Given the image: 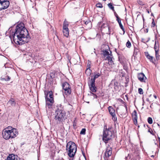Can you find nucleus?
<instances>
[{"label": "nucleus", "instance_id": "1", "mask_svg": "<svg viewBox=\"0 0 160 160\" xmlns=\"http://www.w3.org/2000/svg\"><path fill=\"white\" fill-rule=\"evenodd\" d=\"M10 37L11 39L13 38V41L16 44L19 45L27 43L30 39L28 31L22 22L18 24L15 32H12V35L10 34Z\"/></svg>", "mask_w": 160, "mask_h": 160}, {"label": "nucleus", "instance_id": "2", "mask_svg": "<svg viewBox=\"0 0 160 160\" xmlns=\"http://www.w3.org/2000/svg\"><path fill=\"white\" fill-rule=\"evenodd\" d=\"M18 134L17 130L12 127H8L4 129L2 131L3 138L6 140L14 138Z\"/></svg>", "mask_w": 160, "mask_h": 160}, {"label": "nucleus", "instance_id": "3", "mask_svg": "<svg viewBox=\"0 0 160 160\" xmlns=\"http://www.w3.org/2000/svg\"><path fill=\"white\" fill-rule=\"evenodd\" d=\"M114 136L112 127L111 126L107 127L105 125L104 126L102 140L106 143L111 140Z\"/></svg>", "mask_w": 160, "mask_h": 160}, {"label": "nucleus", "instance_id": "4", "mask_svg": "<svg viewBox=\"0 0 160 160\" xmlns=\"http://www.w3.org/2000/svg\"><path fill=\"white\" fill-rule=\"evenodd\" d=\"M55 113L56 114L54 119L57 124L62 123L67 118L65 112L62 110L61 106L57 107Z\"/></svg>", "mask_w": 160, "mask_h": 160}, {"label": "nucleus", "instance_id": "5", "mask_svg": "<svg viewBox=\"0 0 160 160\" xmlns=\"http://www.w3.org/2000/svg\"><path fill=\"white\" fill-rule=\"evenodd\" d=\"M66 150L69 156L73 157L77 151V146L74 142H69L67 144Z\"/></svg>", "mask_w": 160, "mask_h": 160}, {"label": "nucleus", "instance_id": "6", "mask_svg": "<svg viewBox=\"0 0 160 160\" xmlns=\"http://www.w3.org/2000/svg\"><path fill=\"white\" fill-rule=\"evenodd\" d=\"M45 95L46 107H48V108H50L54 102L53 92L52 91H50L48 92H45Z\"/></svg>", "mask_w": 160, "mask_h": 160}, {"label": "nucleus", "instance_id": "7", "mask_svg": "<svg viewBox=\"0 0 160 160\" xmlns=\"http://www.w3.org/2000/svg\"><path fill=\"white\" fill-rule=\"evenodd\" d=\"M102 54L103 55V58L105 60H108L110 62H113L112 61V55L111 53L109 54L108 50H103L102 51Z\"/></svg>", "mask_w": 160, "mask_h": 160}, {"label": "nucleus", "instance_id": "8", "mask_svg": "<svg viewBox=\"0 0 160 160\" xmlns=\"http://www.w3.org/2000/svg\"><path fill=\"white\" fill-rule=\"evenodd\" d=\"M62 87L64 90L65 94L67 95H69L71 94V87L68 83L66 82L63 83L62 85Z\"/></svg>", "mask_w": 160, "mask_h": 160}, {"label": "nucleus", "instance_id": "9", "mask_svg": "<svg viewBox=\"0 0 160 160\" xmlns=\"http://www.w3.org/2000/svg\"><path fill=\"white\" fill-rule=\"evenodd\" d=\"M68 22L65 21L63 23V32L64 35L68 37L69 35V29L68 28Z\"/></svg>", "mask_w": 160, "mask_h": 160}, {"label": "nucleus", "instance_id": "10", "mask_svg": "<svg viewBox=\"0 0 160 160\" xmlns=\"http://www.w3.org/2000/svg\"><path fill=\"white\" fill-rule=\"evenodd\" d=\"M10 4V2L8 0H5L4 1H3L0 4V6H2V8H0V11H2V10H4L8 8Z\"/></svg>", "mask_w": 160, "mask_h": 160}, {"label": "nucleus", "instance_id": "11", "mask_svg": "<svg viewBox=\"0 0 160 160\" xmlns=\"http://www.w3.org/2000/svg\"><path fill=\"white\" fill-rule=\"evenodd\" d=\"M112 154V149L110 147H107L104 153V158L105 160L107 159Z\"/></svg>", "mask_w": 160, "mask_h": 160}, {"label": "nucleus", "instance_id": "12", "mask_svg": "<svg viewBox=\"0 0 160 160\" xmlns=\"http://www.w3.org/2000/svg\"><path fill=\"white\" fill-rule=\"evenodd\" d=\"M132 120L134 124L137 125H138V114L136 110H134L132 114Z\"/></svg>", "mask_w": 160, "mask_h": 160}, {"label": "nucleus", "instance_id": "13", "mask_svg": "<svg viewBox=\"0 0 160 160\" xmlns=\"http://www.w3.org/2000/svg\"><path fill=\"white\" fill-rule=\"evenodd\" d=\"M138 80L141 82H146L145 80L147 78L143 73L141 72L139 73L138 75Z\"/></svg>", "mask_w": 160, "mask_h": 160}, {"label": "nucleus", "instance_id": "14", "mask_svg": "<svg viewBox=\"0 0 160 160\" xmlns=\"http://www.w3.org/2000/svg\"><path fill=\"white\" fill-rule=\"evenodd\" d=\"M89 87L91 91L93 92H96L97 91V88H96L95 82H90V83L89 85Z\"/></svg>", "mask_w": 160, "mask_h": 160}, {"label": "nucleus", "instance_id": "15", "mask_svg": "<svg viewBox=\"0 0 160 160\" xmlns=\"http://www.w3.org/2000/svg\"><path fill=\"white\" fill-rule=\"evenodd\" d=\"M18 156L15 155L13 154H9V156L7 157V159L5 160H17L18 159L17 158Z\"/></svg>", "mask_w": 160, "mask_h": 160}, {"label": "nucleus", "instance_id": "16", "mask_svg": "<svg viewBox=\"0 0 160 160\" xmlns=\"http://www.w3.org/2000/svg\"><path fill=\"white\" fill-rule=\"evenodd\" d=\"M145 54L147 58H148L150 61L152 63H154V62L153 60V57L151 56L148 53V52H145Z\"/></svg>", "mask_w": 160, "mask_h": 160}, {"label": "nucleus", "instance_id": "17", "mask_svg": "<svg viewBox=\"0 0 160 160\" xmlns=\"http://www.w3.org/2000/svg\"><path fill=\"white\" fill-rule=\"evenodd\" d=\"M8 103L12 106H15L16 102L15 99L13 98H11L8 102Z\"/></svg>", "mask_w": 160, "mask_h": 160}, {"label": "nucleus", "instance_id": "18", "mask_svg": "<svg viewBox=\"0 0 160 160\" xmlns=\"http://www.w3.org/2000/svg\"><path fill=\"white\" fill-rule=\"evenodd\" d=\"M105 28H106L107 29H108V32H109V33H110V27L109 26L108 24L107 23H103V24L101 26V29H103Z\"/></svg>", "mask_w": 160, "mask_h": 160}, {"label": "nucleus", "instance_id": "19", "mask_svg": "<svg viewBox=\"0 0 160 160\" xmlns=\"http://www.w3.org/2000/svg\"><path fill=\"white\" fill-rule=\"evenodd\" d=\"M108 110L109 113L111 115L114 114L115 113V110L112 106H109L108 107Z\"/></svg>", "mask_w": 160, "mask_h": 160}, {"label": "nucleus", "instance_id": "20", "mask_svg": "<svg viewBox=\"0 0 160 160\" xmlns=\"http://www.w3.org/2000/svg\"><path fill=\"white\" fill-rule=\"evenodd\" d=\"M100 75H101V74L99 73H98L97 74H95L94 75L93 78H92L91 79V82H95V79L96 78H98L99 77H100Z\"/></svg>", "mask_w": 160, "mask_h": 160}, {"label": "nucleus", "instance_id": "21", "mask_svg": "<svg viewBox=\"0 0 160 160\" xmlns=\"http://www.w3.org/2000/svg\"><path fill=\"white\" fill-rule=\"evenodd\" d=\"M139 51L140 50L139 49V48L138 47H134L133 55L134 56H136L138 54L139 52Z\"/></svg>", "mask_w": 160, "mask_h": 160}, {"label": "nucleus", "instance_id": "22", "mask_svg": "<svg viewBox=\"0 0 160 160\" xmlns=\"http://www.w3.org/2000/svg\"><path fill=\"white\" fill-rule=\"evenodd\" d=\"M10 77L8 75L6 76H5V77H1V80H4L6 81H9L10 80Z\"/></svg>", "mask_w": 160, "mask_h": 160}, {"label": "nucleus", "instance_id": "23", "mask_svg": "<svg viewBox=\"0 0 160 160\" xmlns=\"http://www.w3.org/2000/svg\"><path fill=\"white\" fill-rule=\"evenodd\" d=\"M154 49L155 51V52L159 51V46L158 44H156V41L155 42L154 46Z\"/></svg>", "mask_w": 160, "mask_h": 160}, {"label": "nucleus", "instance_id": "24", "mask_svg": "<svg viewBox=\"0 0 160 160\" xmlns=\"http://www.w3.org/2000/svg\"><path fill=\"white\" fill-rule=\"evenodd\" d=\"M85 73L87 75H90L91 73L90 68H87Z\"/></svg>", "mask_w": 160, "mask_h": 160}, {"label": "nucleus", "instance_id": "25", "mask_svg": "<svg viewBox=\"0 0 160 160\" xmlns=\"http://www.w3.org/2000/svg\"><path fill=\"white\" fill-rule=\"evenodd\" d=\"M155 56L157 60H159L160 56L159 55V51L155 52Z\"/></svg>", "mask_w": 160, "mask_h": 160}, {"label": "nucleus", "instance_id": "26", "mask_svg": "<svg viewBox=\"0 0 160 160\" xmlns=\"http://www.w3.org/2000/svg\"><path fill=\"white\" fill-rule=\"evenodd\" d=\"M112 117V119L114 121H116L117 120V118L115 114L111 115Z\"/></svg>", "mask_w": 160, "mask_h": 160}, {"label": "nucleus", "instance_id": "27", "mask_svg": "<svg viewBox=\"0 0 160 160\" xmlns=\"http://www.w3.org/2000/svg\"><path fill=\"white\" fill-rule=\"evenodd\" d=\"M108 6L109 8L112 9L113 11H114V7L112 6V4L111 3H109Z\"/></svg>", "mask_w": 160, "mask_h": 160}, {"label": "nucleus", "instance_id": "28", "mask_svg": "<svg viewBox=\"0 0 160 160\" xmlns=\"http://www.w3.org/2000/svg\"><path fill=\"white\" fill-rule=\"evenodd\" d=\"M148 123L150 124H152V119L151 117H149L148 119Z\"/></svg>", "mask_w": 160, "mask_h": 160}, {"label": "nucleus", "instance_id": "29", "mask_svg": "<svg viewBox=\"0 0 160 160\" xmlns=\"http://www.w3.org/2000/svg\"><path fill=\"white\" fill-rule=\"evenodd\" d=\"M131 45L130 42L129 40H128L126 44V46L128 48H130L131 47Z\"/></svg>", "mask_w": 160, "mask_h": 160}, {"label": "nucleus", "instance_id": "30", "mask_svg": "<svg viewBox=\"0 0 160 160\" xmlns=\"http://www.w3.org/2000/svg\"><path fill=\"white\" fill-rule=\"evenodd\" d=\"M86 129L85 128H83L82 129L80 132V134H81L84 135L85 134Z\"/></svg>", "mask_w": 160, "mask_h": 160}, {"label": "nucleus", "instance_id": "31", "mask_svg": "<svg viewBox=\"0 0 160 160\" xmlns=\"http://www.w3.org/2000/svg\"><path fill=\"white\" fill-rule=\"evenodd\" d=\"M119 26L120 28L122 29V30L124 32V33L125 32V29L123 27V26L122 25V24L121 23V22L120 23H119Z\"/></svg>", "mask_w": 160, "mask_h": 160}, {"label": "nucleus", "instance_id": "32", "mask_svg": "<svg viewBox=\"0 0 160 160\" xmlns=\"http://www.w3.org/2000/svg\"><path fill=\"white\" fill-rule=\"evenodd\" d=\"M138 93L140 94H142L143 93V90L141 88H139L138 90Z\"/></svg>", "mask_w": 160, "mask_h": 160}, {"label": "nucleus", "instance_id": "33", "mask_svg": "<svg viewBox=\"0 0 160 160\" xmlns=\"http://www.w3.org/2000/svg\"><path fill=\"white\" fill-rule=\"evenodd\" d=\"M96 6L98 8H102V5L100 3H98L96 4Z\"/></svg>", "mask_w": 160, "mask_h": 160}, {"label": "nucleus", "instance_id": "34", "mask_svg": "<svg viewBox=\"0 0 160 160\" xmlns=\"http://www.w3.org/2000/svg\"><path fill=\"white\" fill-rule=\"evenodd\" d=\"M155 26V24L153 19L152 20V27H154Z\"/></svg>", "mask_w": 160, "mask_h": 160}, {"label": "nucleus", "instance_id": "35", "mask_svg": "<svg viewBox=\"0 0 160 160\" xmlns=\"http://www.w3.org/2000/svg\"><path fill=\"white\" fill-rule=\"evenodd\" d=\"M134 153L135 154H138V156L139 155L138 154L139 153V151L138 150V149L137 148L136 150V151L134 152Z\"/></svg>", "mask_w": 160, "mask_h": 160}, {"label": "nucleus", "instance_id": "36", "mask_svg": "<svg viewBox=\"0 0 160 160\" xmlns=\"http://www.w3.org/2000/svg\"><path fill=\"white\" fill-rule=\"evenodd\" d=\"M84 23L85 24V25H87L88 24H91V22L90 21H86V22H84Z\"/></svg>", "mask_w": 160, "mask_h": 160}, {"label": "nucleus", "instance_id": "37", "mask_svg": "<svg viewBox=\"0 0 160 160\" xmlns=\"http://www.w3.org/2000/svg\"><path fill=\"white\" fill-rule=\"evenodd\" d=\"M91 94H92L91 95H93L94 98H98V96L96 94L92 93H91Z\"/></svg>", "mask_w": 160, "mask_h": 160}, {"label": "nucleus", "instance_id": "38", "mask_svg": "<svg viewBox=\"0 0 160 160\" xmlns=\"http://www.w3.org/2000/svg\"><path fill=\"white\" fill-rule=\"evenodd\" d=\"M116 18H117L116 20L118 21V23L119 24V23H121V20H120V18H119V17H117Z\"/></svg>", "mask_w": 160, "mask_h": 160}, {"label": "nucleus", "instance_id": "39", "mask_svg": "<svg viewBox=\"0 0 160 160\" xmlns=\"http://www.w3.org/2000/svg\"><path fill=\"white\" fill-rule=\"evenodd\" d=\"M114 12V14L115 16L116 17V18L117 17H119L118 15L117 14V13L115 12V11L114 10V11H113Z\"/></svg>", "mask_w": 160, "mask_h": 160}, {"label": "nucleus", "instance_id": "40", "mask_svg": "<svg viewBox=\"0 0 160 160\" xmlns=\"http://www.w3.org/2000/svg\"><path fill=\"white\" fill-rule=\"evenodd\" d=\"M87 67V68H90V64L88 63Z\"/></svg>", "mask_w": 160, "mask_h": 160}, {"label": "nucleus", "instance_id": "41", "mask_svg": "<svg viewBox=\"0 0 160 160\" xmlns=\"http://www.w3.org/2000/svg\"><path fill=\"white\" fill-rule=\"evenodd\" d=\"M12 27H10L9 29H8V31H10V33H11V31L12 30Z\"/></svg>", "mask_w": 160, "mask_h": 160}, {"label": "nucleus", "instance_id": "42", "mask_svg": "<svg viewBox=\"0 0 160 160\" xmlns=\"http://www.w3.org/2000/svg\"><path fill=\"white\" fill-rule=\"evenodd\" d=\"M125 108L126 109V112H127L128 108H127V106L125 105Z\"/></svg>", "mask_w": 160, "mask_h": 160}, {"label": "nucleus", "instance_id": "43", "mask_svg": "<svg viewBox=\"0 0 160 160\" xmlns=\"http://www.w3.org/2000/svg\"><path fill=\"white\" fill-rule=\"evenodd\" d=\"M153 96H154V97L155 98V99H156V98H157V96H156V95H153Z\"/></svg>", "mask_w": 160, "mask_h": 160}, {"label": "nucleus", "instance_id": "44", "mask_svg": "<svg viewBox=\"0 0 160 160\" xmlns=\"http://www.w3.org/2000/svg\"><path fill=\"white\" fill-rule=\"evenodd\" d=\"M158 139L159 141V142H160V138L159 137H158Z\"/></svg>", "mask_w": 160, "mask_h": 160}, {"label": "nucleus", "instance_id": "45", "mask_svg": "<svg viewBox=\"0 0 160 160\" xmlns=\"http://www.w3.org/2000/svg\"><path fill=\"white\" fill-rule=\"evenodd\" d=\"M148 132H150L151 134H152V133L151 132L150 130V129L148 130Z\"/></svg>", "mask_w": 160, "mask_h": 160}, {"label": "nucleus", "instance_id": "46", "mask_svg": "<svg viewBox=\"0 0 160 160\" xmlns=\"http://www.w3.org/2000/svg\"><path fill=\"white\" fill-rule=\"evenodd\" d=\"M83 156L84 157L85 160H86L87 159H86V156H85V155H83Z\"/></svg>", "mask_w": 160, "mask_h": 160}, {"label": "nucleus", "instance_id": "47", "mask_svg": "<svg viewBox=\"0 0 160 160\" xmlns=\"http://www.w3.org/2000/svg\"><path fill=\"white\" fill-rule=\"evenodd\" d=\"M82 153L83 156V155H85V154L83 152H82Z\"/></svg>", "mask_w": 160, "mask_h": 160}, {"label": "nucleus", "instance_id": "48", "mask_svg": "<svg viewBox=\"0 0 160 160\" xmlns=\"http://www.w3.org/2000/svg\"><path fill=\"white\" fill-rule=\"evenodd\" d=\"M146 30L147 32H148V29H146Z\"/></svg>", "mask_w": 160, "mask_h": 160}, {"label": "nucleus", "instance_id": "49", "mask_svg": "<svg viewBox=\"0 0 160 160\" xmlns=\"http://www.w3.org/2000/svg\"><path fill=\"white\" fill-rule=\"evenodd\" d=\"M142 3V2H140V3H139V4H140V5H142V3Z\"/></svg>", "mask_w": 160, "mask_h": 160}, {"label": "nucleus", "instance_id": "50", "mask_svg": "<svg viewBox=\"0 0 160 160\" xmlns=\"http://www.w3.org/2000/svg\"><path fill=\"white\" fill-rule=\"evenodd\" d=\"M159 147L160 148V142H159Z\"/></svg>", "mask_w": 160, "mask_h": 160}, {"label": "nucleus", "instance_id": "51", "mask_svg": "<svg viewBox=\"0 0 160 160\" xmlns=\"http://www.w3.org/2000/svg\"><path fill=\"white\" fill-rule=\"evenodd\" d=\"M151 157H154V156L153 155H152V156H151Z\"/></svg>", "mask_w": 160, "mask_h": 160}, {"label": "nucleus", "instance_id": "52", "mask_svg": "<svg viewBox=\"0 0 160 160\" xmlns=\"http://www.w3.org/2000/svg\"><path fill=\"white\" fill-rule=\"evenodd\" d=\"M158 126H159V125L158 124Z\"/></svg>", "mask_w": 160, "mask_h": 160}, {"label": "nucleus", "instance_id": "53", "mask_svg": "<svg viewBox=\"0 0 160 160\" xmlns=\"http://www.w3.org/2000/svg\"><path fill=\"white\" fill-rule=\"evenodd\" d=\"M148 13H149V12L148 11Z\"/></svg>", "mask_w": 160, "mask_h": 160}, {"label": "nucleus", "instance_id": "54", "mask_svg": "<svg viewBox=\"0 0 160 160\" xmlns=\"http://www.w3.org/2000/svg\"><path fill=\"white\" fill-rule=\"evenodd\" d=\"M143 20H144V18H143Z\"/></svg>", "mask_w": 160, "mask_h": 160}]
</instances>
